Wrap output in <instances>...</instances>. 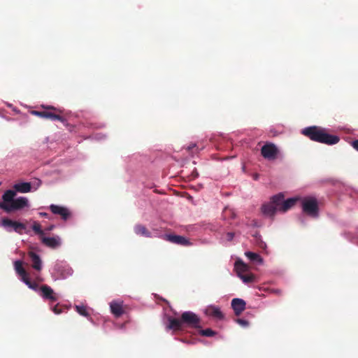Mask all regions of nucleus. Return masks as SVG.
Masks as SVG:
<instances>
[{
    "label": "nucleus",
    "instance_id": "obj_1",
    "mask_svg": "<svg viewBox=\"0 0 358 358\" xmlns=\"http://www.w3.org/2000/svg\"><path fill=\"white\" fill-rule=\"evenodd\" d=\"M14 268L17 274L20 277V280L23 282L29 289L34 290L38 293L43 299L48 301L52 312L58 315L62 310L58 308L59 294L55 293L54 290L48 285H43L41 287L35 282H31L28 275L23 268L22 262L21 260H15L14 262Z\"/></svg>",
    "mask_w": 358,
    "mask_h": 358
},
{
    "label": "nucleus",
    "instance_id": "obj_2",
    "mask_svg": "<svg viewBox=\"0 0 358 358\" xmlns=\"http://www.w3.org/2000/svg\"><path fill=\"white\" fill-rule=\"evenodd\" d=\"M15 192L12 189L6 190L2 195L0 208L6 213H11L30 207V202L26 196L15 197Z\"/></svg>",
    "mask_w": 358,
    "mask_h": 358
},
{
    "label": "nucleus",
    "instance_id": "obj_3",
    "mask_svg": "<svg viewBox=\"0 0 358 358\" xmlns=\"http://www.w3.org/2000/svg\"><path fill=\"white\" fill-rule=\"evenodd\" d=\"M301 132L313 141L329 145L338 143L340 140L338 136L329 134L324 129L316 126L306 127Z\"/></svg>",
    "mask_w": 358,
    "mask_h": 358
},
{
    "label": "nucleus",
    "instance_id": "obj_4",
    "mask_svg": "<svg viewBox=\"0 0 358 358\" xmlns=\"http://www.w3.org/2000/svg\"><path fill=\"white\" fill-rule=\"evenodd\" d=\"M303 212L308 216L317 218L319 216L318 202L315 197L307 196L301 200Z\"/></svg>",
    "mask_w": 358,
    "mask_h": 358
},
{
    "label": "nucleus",
    "instance_id": "obj_5",
    "mask_svg": "<svg viewBox=\"0 0 358 358\" xmlns=\"http://www.w3.org/2000/svg\"><path fill=\"white\" fill-rule=\"evenodd\" d=\"M52 274L55 280H63L72 275L73 269L64 262H57L54 266Z\"/></svg>",
    "mask_w": 358,
    "mask_h": 358
},
{
    "label": "nucleus",
    "instance_id": "obj_6",
    "mask_svg": "<svg viewBox=\"0 0 358 358\" xmlns=\"http://www.w3.org/2000/svg\"><path fill=\"white\" fill-rule=\"evenodd\" d=\"M0 225L8 232L15 231L19 234H22L26 229V226L23 223L8 218L2 219Z\"/></svg>",
    "mask_w": 358,
    "mask_h": 358
},
{
    "label": "nucleus",
    "instance_id": "obj_7",
    "mask_svg": "<svg viewBox=\"0 0 358 358\" xmlns=\"http://www.w3.org/2000/svg\"><path fill=\"white\" fill-rule=\"evenodd\" d=\"M41 182L40 180H38L34 185L29 182H20L15 183L13 185V191H15V193H27L30 192H35L41 186Z\"/></svg>",
    "mask_w": 358,
    "mask_h": 358
},
{
    "label": "nucleus",
    "instance_id": "obj_8",
    "mask_svg": "<svg viewBox=\"0 0 358 358\" xmlns=\"http://www.w3.org/2000/svg\"><path fill=\"white\" fill-rule=\"evenodd\" d=\"M274 200H277L278 210L282 213H285L291 208L296 201V198H289L285 200L284 195L282 193L274 195Z\"/></svg>",
    "mask_w": 358,
    "mask_h": 358
},
{
    "label": "nucleus",
    "instance_id": "obj_9",
    "mask_svg": "<svg viewBox=\"0 0 358 358\" xmlns=\"http://www.w3.org/2000/svg\"><path fill=\"white\" fill-rule=\"evenodd\" d=\"M183 324H185L189 327L194 328H199L200 318L194 313L192 311H185L181 315Z\"/></svg>",
    "mask_w": 358,
    "mask_h": 358
},
{
    "label": "nucleus",
    "instance_id": "obj_10",
    "mask_svg": "<svg viewBox=\"0 0 358 358\" xmlns=\"http://www.w3.org/2000/svg\"><path fill=\"white\" fill-rule=\"evenodd\" d=\"M262 155L268 160H273L277 157L278 149L271 143H266L261 149Z\"/></svg>",
    "mask_w": 358,
    "mask_h": 358
},
{
    "label": "nucleus",
    "instance_id": "obj_11",
    "mask_svg": "<svg viewBox=\"0 0 358 358\" xmlns=\"http://www.w3.org/2000/svg\"><path fill=\"white\" fill-rule=\"evenodd\" d=\"M203 314L208 317H212L217 320H222L224 315L219 306L208 305L203 309Z\"/></svg>",
    "mask_w": 358,
    "mask_h": 358
},
{
    "label": "nucleus",
    "instance_id": "obj_12",
    "mask_svg": "<svg viewBox=\"0 0 358 358\" xmlns=\"http://www.w3.org/2000/svg\"><path fill=\"white\" fill-rule=\"evenodd\" d=\"M274 200V196H272L270 202L264 203L262 206V214L268 217H272L278 210V203Z\"/></svg>",
    "mask_w": 358,
    "mask_h": 358
},
{
    "label": "nucleus",
    "instance_id": "obj_13",
    "mask_svg": "<svg viewBox=\"0 0 358 358\" xmlns=\"http://www.w3.org/2000/svg\"><path fill=\"white\" fill-rule=\"evenodd\" d=\"M49 208L53 214L59 215L63 220H66L71 215L69 209L65 206L50 204Z\"/></svg>",
    "mask_w": 358,
    "mask_h": 358
},
{
    "label": "nucleus",
    "instance_id": "obj_14",
    "mask_svg": "<svg viewBox=\"0 0 358 358\" xmlns=\"http://www.w3.org/2000/svg\"><path fill=\"white\" fill-rule=\"evenodd\" d=\"M163 238L167 241L171 243L181 245H190L192 243L190 241L186 238L185 236L180 235H173V234H164L163 235Z\"/></svg>",
    "mask_w": 358,
    "mask_h": 358
},
{
    "label": "nucleus",
    "instance_id": "obj_15",
    "mask_svg": "<svg viewBox=\"0 0 358 358\" xmlns=\"http://www.w3.org/2000/svg\"><path fill=\"white\" fill-rule=\"evenodd\" d=\"M41 242L48 248L55 249L59 248L62 245V239L59 236L53 237L42 236Z\"/></svg>",
    "mask_w": 358,
    "mask_h": 358
},
{
    "label": "nucleus",
    "instance_id": "obj_16",
    "mask_svg": "<svg viewBox=\"0 0 358 358\" xmlns=\"http://www.w3.org/2000/svg\"><path fill=\"white\" fill-rule=\"evenodd\" d=\"M231 307L236 315H239L245 308V301L240 298L233 299L231 301Z\"/></svg>",
    "mask_w": 358,
    "mask_h": 358
},
{
    "label": "nucleus",
    "instance_id": "obj_17",
    "mask_svg": "<svg viewBox=\"0 0 358 358\" xmlns=\"http://www.w3.org/2000/svg\"><path fill=\"white\" fill-rule=\"evenodd\" d=\"M166 330H182L183 328V323L182 318L178 319L172 317H168V324H166Z\"/></svg>",
    "mask_w": 358,
    "mask_h": 358
},
{
    "label": "nucleus",
    "instance_id": "obj_18",
    "mask_svg": "<svg viewBox=\"0 0 358 358\" xmlns=\"http://www.w3.org/2000/svg\"><path fill=\"white\" fill-rule=\"evenodd\" d=\"M111 313L115 317H120L123 313L122 301H113L110 303Z\"/></svg>",
    "mask_w": 358,
    "mask_h": 358
},
{
    "label": "nucleus",
    "instance_id": "obj_19",
    "mask_svg": "<svg viewBox=\"0 0 358 358\" xmlns=\"http://www.w3.org/2000/svg\"><path fill=\"white\" fill-rule=\"evenodd\" d=\"M29 255L32 262V267L36 271H41L43 264L40 256L34 252H29Z\"/></svg>",
    "mask_w": 358,
    "mask_h": 358
},
{
    "label": "nucleus",
    "instance_id": "obj_20",
    "mask_svg": "<svg viewBox=\"0 0 358 358\" xmlns=\"http://www.w3.org/2000/svg\"><path fill=\"white\" fill-rule=\"evenodd\" d=\"M234 268L237 275L238 276L241 274L247 273L248 271L249 267L241 259H238L235 262Z\"/></svg>",
    "mask_w": 358,
    "mask_h": 358
},
{
    "label": "nucleus",
    "instance_id": "obj_21",
    "mask_svg": "<svg viewBox=\"0 0 358 358\" xmlns=\"http://www.w3.org/2000/svg\"><path fill=\"white\" fill-rule=\"evenodd\" d=\"M75 308L76 312L84 317H86L88 320H90L92 323H93V321L91 317H90L89 315V308L86 306L83 305H76Z\"/></svg>",
    "mask_w": 358,
    "mask_h": 358
},
{
    "label": "nucleus",
    "instance_id": "obj_22",
    "mask_svg": "<svg viewBox=\"0 0 358 358\" xmlns=\"http://www.w3.org/2000/svg\"><path fill=\"white\" fill-rule=\"evenodd\" d=\"M245 255L248 257V259L250 261L255 262L258 264H262L264 262L262 257L257 253L248 251L245 252Z\"/></svg>",
    "mask_w": 358,
    "mask_h": 358
},
{
    "label": "nucleus",
    "instance_id": "obj_23",
    "mask_svg": "<svg viewBox=\"0 0 358 358\" xmlns=\"http://www.w3.org/2000/svg\"><path fill=\"white\" fill-rule=\"evenodd\" d=\"M134 231L137 235H140L144 237H151V234L147 229L141 224H137L134 227Z\"/></svg>",
    "mask_w": 358,
    "mask_h": 358
},
{
    "label": "nucleus",
    "instance_id": "obj_24",
    "mask_svg": "<svg viewBox=\"0 0 358 358\" xmlns=\"http://www.w3.org/2000/svg\"><path fill=\"white\" fill-rule=\"evenodd\" d=\"M31 228L36 234L40 236L41 238L44 236V231L42 230L41 227L38 222L34 221Z\"/></svg>",
    "mask_w": 358,
    "mask_h": 358
},
{
    "label": "nucleus",
    "instance_id": "obj_25",
    "mask_svg": "<svg viewBox=\"0 0 358 358\" xmlns=\"http://www.w3.org/2000/svg\"><path fill=\"white\" fill-rule=\"evenodd\" d=\"M238 277L242 280V281L244 282V283H249V282H251L254 280V275L251 273H243V274H241L240 275H238Z\"/></svg>",
    "mask_w": 358,
    "mask_h": 358
},
{
    "label": "nucleus",
    "instance_id": "obj_26",
    "mask_svg": "<svg viewBox=\"0 0 358 358\" xmlns=\"http://www.w3.org/2000/svg\"><path fill=\"white\" fill-rule=\"evenodd\" d=\"M199 334L203 336L211 337L215 336L216 334V332L212 330L211 329L208 328L206 329L201 330L199 331Z\"/></svg>",
    "mask_w": 358,
    "mask_h": 358
},
{
    "label": "nucleus",
    "instance_id": "obj_27",
    "mask_svg": "<svg viewBox=\"0 0 358 358\" xmlns=\"http://www.w3.org/2000/svg\"><path fill=\"white\" fill-rule=\"evenodd\" d=\"M32 114H34L36 116L41 117L49 119L50 112L34 110V111H32Z\"/></svg>",
    "mask_w": 358,
    "mask_h": 358
},
{
    "label": "nucleus",
    "instance_id": "obj_28",
    "mask_svg": "<svg viewBox=\"0 0 358 358\" xmlns=\"http://www.w3.org/2000/svg\"><path fill=\"white\" fill-rule=\"evenodd\" d=\"M50 120H53V121H55V120H59L61 122H64V119L61 117L60 115H55V114H53L52 113H50Z\"/></svg>",
    "mask_w": 358,
    "mask_h": 358
},
{
    "label": "nucleus",
    "instance_id": "obj_29",
    "mask_svg": "<svg viewBox=\"0 0 358 358\" xmlns=\"http://www.w3.org/2000/svg\"><path fill=\"white\" fill-rule=\"evenodd\" d=\"M236 322L243 327H247L249 325L248 321L243 319H237Z\"/></svg>",
    "mask_w": 358,
    "mask_h": 358
},
{
    "label": "nucleus",
    "instance_id": "obj_30",
    "mask_svg": "<svg viewBox=\"0 0 358 358\" xmlns=\"http://www.w3.org/2000/svg\"><path fill=\"white\" fill-rule=\"evenodd\" d=\"M234 237V234L232 233V232H228L227 234H226V238H227V241H231L233 240Z\"/></svg>",
    "mask_w": 358,
    "mask_h": 358
},
{
    "label": "nucleus",
    "instance_id": "obj_31",
    "mask_svg": "<svg viewBox=\"0 0 358 358\" xmlns=\"http://www.w3.org/2000/svg\"><path fill=\"white\" fill-rule=\"evenodd\" d=\"M352 145L353 148L358 151V140L354 141Z\"/></svg>",
    "mask_w": 358,
    "mask_h": 358
},
{
    "label": "nucleus",
    "instance_id": "obj_32",
    "mask_svg": "<svg viewBox=\"0 0 358 358\" xmlns=\"http://www.w3.org/2000/svg\"><path fill=\"white\" fill-rule=\"evenodd\" d=\"M39 215L41 216V217H48V214L47 213H45V212H40L39 213Z\"/></svg>",
    "mask_w": 358,
    "mask_h": 358
},
{
    "label": "nucleus",
    "instance_id": "obj_33",
    "mask_svg": "<svg viewBox=\"0 0 358 358\" xmlns=\"http://www.w3.org/2000/svg\"><path fill=\"white\" fill-rule=\"evenodd\" d=\"M195 146V144H192L190 145H189L187 149V150H191L192 148H193Z\"/></svg>",
    "mask_w": 358,
    "mask_h": 358
},
{
    "label": "nucleus",
    "instance_id": "obj_34",
    "mask_svg": "<svg viewBox=\"0 0 358 358\" xmlns=\"http://www.w3.org/2000/svg\"><path fill=\"white\" fill-rule=\"evenodd\" d=\"M54 228H55V226H54V225H51V226H50V227L47 229V230H48V231H51V230H52Z\"/></svg>",
    "mask_w": 358,
    "mask_h": 358
},
{
    "label": "nucleus",
    "instance_id": "obj_35",
    "mask_svg": "<svg viewBox=\"0 0 358 358\" xmlns=\"http://www.w3.org/2000/svg\"><path fill=\"white\" fill-rule=\"evenodd\" d=\"M46 108H52V107L47 106Z\"/></svg>",
    "mask_w": 358,
    "mask_h": 358
}]
</instances>
